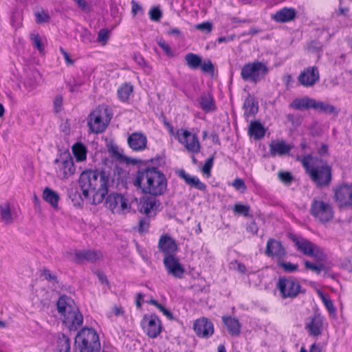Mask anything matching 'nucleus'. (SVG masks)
I'll list each match as a JSON object with an SVG mask.
<instances>
[{
  "label": "nucleus",
  "instance_id": "obj_48",
  "mask_svg": "<svg viewBox=\"0 0 352 352\" xmlns=\"http://www.w3.org/2000/svg\"><path fill=\"white\" fill-rule=\"evenodd\" d=\"M150 19L153 21H159L162 16L161 10L157 8H152L148 12Z\"/></svg>",
  "mask_w": 352,
  "mask_h": 352
},
{
  "label": "nucleus",
  "instance_id": "obj_56",
  "mask_svg": "<svg viewBox=\"0 0 352 352\" xmlns=\"http://www.w3.org/2000/svg\"><path fill=\"white\" fill-rule=\"evenodd\" d=\"M78 7L82 11L89 12L90 10V6L86 0H74Z\"/></svg>",
  "mask_w": 352,
  "mask_h": 352
},
{
  "label": "nucleus",
  "instance_id": "obj_11",
  "mask_svg": "<svg viewBox=\"0 0 352 352\" xmlns=\"http://www.w3.org/2000/svg\"><path fill=\"white\" fill-rule=\"evenodd\" d=\"M105 205L114 214H126L131 210L128 200L118 193L109 195L106 199Z\"/></svg>",
  "mask_w": 352,
  "mask_h": 352
},
{
  "label": "nucleus",
  "instance_id": "obj_60",
  "mask_svg": "<svg viewBox=\"0 0 352 352\" xmlns=\"http://www.w3.org/2000/svg\"><path fill=\"white\" fill-rule=\"evenodd\" d=\"M320 296L327 309L330 311H334V307L332 301L328 298H326L322 294H320Z\"/></svg>",
  "mask_w": 352,
  "mask_h": 352
},
{
  "label": "nucleus",
  "instance_id": "obj_53",
  "mask_svg": "<svg viewBox=\"0 0 352 352\" xmlns=\"http://www.w3.org/2000/svg\"><path fill=\"white\" fill-rule=\"evenodd\" d=\"M232 186L236 190H241L242 192H244L247 188L244 181L240 178L235 179L232 183Z\"/></svg>",
  "mask_w": 352,
  "mask_h": 352
},
{
  "label": "nucleus",
  "instance_id": "obj_25",
  "mask_svg": "<svg viewBox=\"0 0 352 352\" xmlns=\"http://www.w3.org/2000/svg\"><path fill=\"white\" fill-rule=\"evenodd\" d=\"M296 16V11L294 8L285 7L272 15V19L278 23H287L294 20Z\"/></svg>",
  "mask_w": 352,
  "mask_h": 352
},
{
  "label": "nucleus",
  "instance_id": "obj_49",
  "mask_svg": "<svg viewBox=\"0 0 352 352\" xmlns=\"http://www.w3.org/2000/svg\"><path fill=\"white\" fill-rule=\"evenodd\" d=\"M41 276L52 284L57 283V278L56 275L52 273L49 270H43L41 274Z\"/></svg>",
  "mask_w": 352,
  "mask_h": 352
},
{
  "label": "nucleus",
  "instance_id": "obj_33",
  "mask_svg": "<svg viewBox=\"0 0 352 352\" xmlns=\"http://www.w3.org/2000/svg\"><path fill=\"white\" fill-rule=\"evenodd\" d=\"M43 199L49 203L53 208H56L58 207L59 195L56 192L52 190L51 188L46 187L43 192Z\"/></svg>",
  "mask_w": 352,
  "mask_h": 352
},
{
  "label": "nucleus",
  "instance_id": "obj_39",
  "mask_svg": "<svg viewBox=\"0 0 352 352\" xmlns=\"http://www.w3.org/2000/svg\"><path fill=\"white\" fill-rule=\"evenodd\" d=\"M278 178L286 186H289L294 179L290 172L283 170L278 171Z\"/></svg>",
  "mask_w": 352,
  "mask_h": 352
},
{
  "label": "nucleus",
  "instance_id": "obj_16",
  "mask_svg": "<svg viewBox=\"0 0 352 352\" xmlns=\"http://www.w3.org/2000/svg\"><path fill=\"white\" fill-rule=\"evenodd\" d=\"M163 263L168 274L179 279L183 278L185 269L176 256H164Z\"/></svg>",
  "mask_w": 352,
  "mask_h": 352
},
{
  "label": "nucleus",
  "instance_id": "obj_40",
  "mask_svg": "<svg viewBox=\"0 0 352 352\" xmlns=\"http://www.w3.org/2000/svg\"><path fill=\"white\" fill-rule=\"evenodd\" d=\"M30 39L32 41L33 45L36 47L41 53L44 51L42 40L38 33L33 32L30 34Z\"/></svg>",
  "mask_w": 352,
  "mask_h": 352
},
{
  "label": "nucleus",
  "instance_id": "obj_1",
  "mask_svg": "<svg viewBox=\"0 0 352 352\" xmlns=\"http://www.w3.org/2000/svg\"><path fill=\"white\" fill-rule=\"evenodd\" d=\"M113 181L109 170H87L80 174L78 184L84 199L91 204L98 205L108 194Z\"/></svg>",
  "mask_w": 352,
  "mask_h": 352
},
{
  "label": "nucleus",
  "instance_id": "obj_15",
  "mask_svg": "<svg viewBox=\"0 0 352 352\" xmlns=\"http://www.w3.org/2000/svg\"><path fill=\"white\" fill-rule=\"evenodd\" d=\"M335 201L340 208L352 207V184H342L334 188Z\"/></svg>",
  "mask_w": 352,
  "mask_h": 352
},
{
  "label": "nucleus",
  "instance_id": "obj_63",
  "mask_svg": "<svg viewBox=\"0 0 352 352\" xmlns=\"http://www.w3.org/2000/svg\"><path fill=\"white\" fill-rule=\"evenodd\" d=\"M247 230L254 234H256L258 232V228L256 223L254 221H252L248 225Z\"/></svg>",
  "mask_w": 352,
  "mask_h": 352
},
{
  "label": "nucleus",
  "instance_id": "obj_28",
  "mask_svg": "<svg viewBox=\"0 0 352 352\" xmlns=\"http://www.w3.org/2000/svg\"><path fill=\"white\" fill-rule=\"evenodd\" d=\"M244 116L246 119L255 116L258 110V102L255 98L249 95L245 100L243 105Z\"/></svg>",
  "mask_w": 352,
  "mask_h": 352
},
{
  "label": "nucleus",
  "instance_id": "obj_52",
  "mask_svg": "<svg viewBox=\"0 0 352 352\" xmlns=\"http://www.w3.org/2000/svg\"><path fill=\"white\" fill-rule=\"evenodd\" d=\"M109 39V32L107 29H102L99 31L97 41L99 43L105 44Z\"/></svg>",
  "mask_w": 352,
  "mask_h": 352
},
{
  "label": "nucleus",
  "instance_id": "obj_26",
  "mask_svg": "<svg viewBox=\"0 0 352 352\" xmlns=\"http://www.w3.org/2000/svg\"><path fill=\"white\" fill-rule=\"evenodd\" d=\"M16 217V214L12 210L10 203L4 202L0 204V218L2 222L7 225L11 224Z\"/></svg>",
  "mask_w": 352,
  "mask_h": 352
},
{
  "label": "nucleus",
  "instance_id": "obj_50",
  "mask_svg": "<svg viewBox=\"0 0 352 352\" xmlns=\"http://www.w3.org/2000/svg\"><path fill=\"white\" fill-rule=\"evenodd\" d=\"M124 314V310L122 307L114 306L112 309L107 313V316L113 319L115 316H119Z\"/></svg>",
  "mask_w": 352,
  "mask_h": 352
},
{
  "label": "nucleus",
  "instance_id": "obj_38",
  "mask_svg": "<svg viewBox=\"0 0 352 352\" xmlns=\"http://www.w3.org/2000/svg\"><path fill=\"white\" fill-rule=\"evenodd\" d=\"M107 148L108 152L110 153L111 157L118 161L122 162L124 160V155L120 152L118 146L116 144H110L108 145Z\"/></svg>",
  "mask_w": 352,
  "mask_h": 352
},
{
  "label": "nucleus",
  "instance_id": "obj_22",
  "mask_svg": "<svg viewBox=\"0 0 352 352\" xmlns=\"http://www.w3.org/2000/svg\"><path fill=\"white\" fill-rule=\"evenodd\" d=\"M158 248L164 253V256H173L177 251V245L170 236H162L159 240Z\"/></svg>",
  "mask_w": 352,
  "mask_h": 352
},
{
  "label": "nucleus",
  "instance_id": "obj_6",
  "mask_svg": "<svg viewBox=\"0 0 352 352\" xmlns=\"http://www.w3.org/2000/svg\"><path fill=\"white\" fill-rule=\"evenodd\" d=\"M76 343L80 352H99L100 342L96 331L91 328H83L76 336Z\"/></svg>",
  "mask_w": 352,
  "mask_h": 352
},
{
  "label": "nucleus",
  "instance_id": "obj_17",
  "mask_svg": "<svg viewBox=\"0 0 352 352\" xmlns=\"http://www.w3.org/2000/svg\"><path fill=\"white\" fill-rule=\"evenodd\" d=\"M320 79V74L317 67H308L299 75L298 82L304 87L314 86Z\"/></svg>",
  "mask_w": 352,
  "mask_h": 352
},
{
  "label": "nucleus",
  "instance_id": "obj_62",
  "mask_svg": "<svg viewBox=\"0 0 352 352\" xmlns=\"http://www.w3.org/2000/svg\"><path fill=\"white\" fill-rule=\"evenodd\" d=\"M62 54L63 55V57L65 58V60L67 65H72L74 63V60L70 58L69 54L65 51L62 47L60 49Z\"/></svg>",
  "mask_w": 352,
  "mask_h": 352
},
{
  "label": "nucleus",
  "instance_id": "obj_24",
  "mask_svg": "<svg viewBox=\"0 0 352 352\" xmlns=\"http://www.w3.org/2000/svg\"><path fill=\"white\" fill-rule=\"evenodd\" d=\"M322 318L320 315H314L307 318L305 322V329L312 336H318L321 333Z\"/></svg>",
  "mask_w": 352,
  "mask_h": 352
},
{
  "label": "nucleus",
  "instance_id": "obj_46",
  "mask_svg": "<svg viewBox=\"0 0 352 352\" xmlns=\"http://www.w3.org/2000/svg\"><path fill=\"white\" fill-rule=\"evenodd\" d=\"M214 159V156H212L210 158H208L206 161L204 166L202 167L203 174L207 175L208 177L210 176V171L213 166Z\"/></svg>",
  "mask_w": 352,
  "mask_h": 352
},
{
  "label": "nucleus",
  "instance_id": "obj_20",
  "mask_svg": "<svg viewBox=\"0 0 352 352\" xmlns=\"http://www.w3.org/2000/svg\"><path fill=\"white\" fill-rule=\"evenodd\" d=\"M102 257V254L100 251L87 250H78L74 252V261L77 263H82L84 262H96Z\"/></svg>",
  "mask_w": 352,
  "mask_h": 352
},
{
  "label": "nucleus",
  "instance_id": "obj_55",
  "mask_svg": "<svg viewBox=\"0 0 352 352\" xmlns=\"http://www.w3.org/2000/svg\"><path fill=\"white\" fill-rule=\"evenodd\" d=\"M196 28L203 32H210L212 28V25L210 22H204L202 23L197 24Z\"/></svg>",
  "mask_w": 352,
  "mask_h": 352
},
{
  "label": "nucleus",
  "instance_id": "obj_57",
  "mask_svg": "<svg viewBox=\"0 0 352 352\" xmlns=\"http://www.w3.org/2000/svg\"><path fill=\"white\" fill-rule=\"evenodd\" d=\"M24 84L26 87H28L29 88L30 91H32L37 87L38 82L36 80L35 77L34 76L33 78H30L25 80Z\"/></svg>",
  "mask_w": 352,
  "mask_h": 352
},
{
  "label": "nucleus",
  "instance_id": "obj_2",
  "mask_svg": "<svg viewBox=\"0 0 352 352\" xmlns=\"http://www.w3.org/2000/svg\"><path fill=\"white\" fill-rule=\"evenodd\" d=\"M133 185L144 194L157 197L163 195L166 192L168 180L158 168L147 167L137 172Z\"/></svg>",
  "mask_w": 352,
  "mask_h": 352
},
{
  "label": "nucleus",
  "instance_id": "obj_4",
  "mask_svg": "<svg viewBox=\"0 0 352 352\" xmlns=\"http://www.w3.org/2000/svg\"><path fill=\"white\" fill-rule=\"evenodd\" d=\"M57 309L63 316V323L69 330H76L82 324V315L71 298L65 296L60 297Z\"/></svg>",
  "mask_w": 352,
  "mask_h": 352
},
{
  "label": "nucleus",
  "instance_id": "obj_44",
  "mask_svg": "<svg viewBox=\"0 0 352 352\" xmlns=\"http://www.w3.org/2000/svg\"><path fill=\"white\" fill-rule=\"evenodd\" d=\"M233 210L235 213L241 214L247 217L249 214L250 207L247 205L236 204L234 206Z\"/></svg>",
  "mask_w": 352,
  "mask_h": 352
},
{
  "label": "nucleus",
  "instance_id": "obj_7",
  "mask_svg": "<svg viewBox=\"0 0 352 352\" xmlns=\"http://www.w3.org/2000/svg\"><path fill=\"white\" fill-rule=\"evenodd\" d=\"M111 118L108 109L104 107H99L89 115L88 125L92 132L102 133L107 128Z\"/></svg>",
  "mask_w": 352,
  "mask_h": 352
},
{
  "label": "nucleus",
  "instance_id": "obj_3",
  "mask_svg": "<svg viewBox=\"0 0 352 352\" xmlns=\"http://www.w3.org/2000/svg\"><path fill=\"white\" fill-rule=\"evenodd\" d=\"M301 163L306 173L318 187L329 185L331 181V168L327 163H322L311 155L303 156Z\"/></svg>",
  "mask_w": 352,
  "mask_h": 352
},
{
  "label": "nucleus",
  "instance_id": "obj_37",
  "mask_svg": "<svg viewBox=\"0 0 352 352\" xmlns=\"http://www.w3.org/2000/svg\"><path fill=\"white\" fill-rule=\"evenodd\" d=\"M133 91V87L130 84H124L122 85L118 89V96L119 99L122 102H126L128 100L132 92Z\"/></svg>",
  "mask_w": 352,
  "mask_h": 352
},
{
  "label": "nucleus",
  "instance_id": "obj_54",
  "mask_svg": "<svg viewBox=\"0 0 352 352\" xmlns=\"http://www.w3.org/2000/svg\"><path fill=\"white\" fill-rule=\"evenodd\" d=\"M63 100V97L60 95H58L55 97L54 100V107L56 112H59L61 111Z\"/></svg>",
  "mask_w": 352,
  "mask_h": 352
},
{
  "label": "nucleus",
  "instance_id": "obj_43",
  "mask_svg": "<svg viewBox=\"0 0 352 352\" xmlns=\"http://www.w3.org/2000/svg\"><path fill=\"white\" fill-rule=\"evenodd\" d=\"M305 267L308 270H311L312 272L319 274L322 270L324 269V265L320 263L318 265L306 261L305 262Z\"/></svg>",
  "mask_w": 352,
  "mask_h": 352
},
{
  "label": "nucleus",
  "instance_id": "obj_12",
  "mask_svg": "<svg viewBox=\"0 0 352 352\" xmlns=\"http://www.w3.org/2000/svg\"><path fill=\"white\" fill-rule=\"evenodd\" d=\"M144 332L150 338H157L162 330V324L159 317L155 314H146L141 321Z\"/></svg>",
  "mask_w": 352,
  "mask_h": 352
},
{
  "label": "nucleus",
  "instance_id": "obj_34",
  "mask_svg": "<svg viewBox=\"0 0 352 352\" xmlns=\"http://www.w3.org/2000/svg\"><path fill=\"white\" fill-rule=\"evenodd\" d=\"M72 152L76 162H83L87 159V149L81 142H77L72 146Z\"/></svg>",
  "mask_w": 352,
  "mask_h": 352
},
{
  "label": "nucleus",
  "instance_id": "obj_30",
  "mask_svg": "<svg viewBox=\"0 0 352 352\" xmlns=\"http://www.w3.org/2000/svg\"><path fill=\"white\" fill-rule=\"evenodd\" d=\"M224 324L226 326L228 332L232 336H238L241 331V324L236 318L231 316H223Z\"/></svg>",
  "mask_w": 352,
  "mask_h": 352
},
{
  "label": "nucleus",
  "instance_id": "obj_47",
  "mask_svg": "<svg viewBox=\"0 0 352 352\" xmlns=\"http://www.w3.org/2000/svg\"><path fill=\"white\" fill-rule=\"evenodd\" d=\"M157 43L158 44V45L164 50V52L168 56H169V57L173 56V52L170 47L169 46V45L168 43H166V42L164 39L160 38L157 41Z\"/></svg>",
  "mask_w": 352,
  "mask_h": 352
},
{
  "label": "nucleus",
  "instance_id": "obj_5",
  "mask_svg": "<svg viewBox=\"0 0 352 352\" xmlns=\"http://www.w3.org/2000/svg\"><path fill=\"white\" fill-rule=\"evenodd\" d=\"M270 68L262 61L254 60L245 64L241 70V77L246 82L256 84L264 80Z\"/></svg>",
  "mask_w": 352,
  "mask_h": 352
},
{
  "label": "nucleus",
  "instance_id": "obj_61",
  "mask_svg": "<svg viewBox=\"0 0 352 352\" xmlns=\"http://www.w3.org/2000/svg\"><path fill=\"white\" fill-rule=\"evenodd\" d=\"M232 267L236 268L239 272L244 274L246 272V267L244 264L241 263H238L237 261H234L231 263Z\"/></svg>",
  "mask_w": 352,
  "mask_h": 352
},
{
  "label": "nucleus",
  "instance_id": "obj_36",
  "mask_svg": "<svg viewBox=\"0 0 352 352\" xmlns=\"http://www.w3.org/2000/svg\"><path fill=\"white\" fill-rule=\"evenodd\" d=\"M186 65L192 69H197L201 65V58L199 55L193 53H188L184 58Z\"/></svg>",
  "mask_w": 352,
  "mask_h": 352
},
{
  "label": "nucleus",
  "instance_id": "obj_59",
  "mask_svg": "<svg viewBox=\"0 0 352 352\" xmlns=\"http://www.w3.org/2000/svg\"><path fill=\"white\" fill-rule=\"evenodd\" d=\"M177 175L179 177L182 178L187 184H189L190 179L192 177V176L186 173V171L183 169L178 170Z\"/></svg>",
  "mask_w": 352,
  "mask_h": 352
},
{
  "label": "nucleus",
  "instance_id": "obj_58",
  "mask_svg": "<svg viewBox=\"0 0 352 352\" xmlns=\"http://www.w3.org/2000/svg\"><path fill=\"white\" fill-rule=\"evenodd\" d=\"M131 12L134 16H135L138 13H143V9L138 3L133 0L131 1Z\"/></svg>",
  "mask_w": 352,
  "mask_h": 352
},
{
  "label": "nucleus",
  "instance_id": "obj_13",
  "mask_svg": "<svg viewBox=\"0 0 352 352\" xmlns=\"http://www.w3.org/2000/svg\"><path fill=\"white\" fill-rule=\"evenodd\" d=\"M294 241L297 250L305 255L319 261H322L325 258L323 250L311 241L305 239H296Z\"/></svg>",
  "mask_w": 352,
  "mask_h": 352
},
{
  "label": "nucleus",
  "instance_id": "obj_45",
  "mask_svg": "<svg viewBox=\"0 0 352 352\" xmlns=\"http://www.w3.org/2000/svg\"><path fill=\"white\" fill-rule=\"evenodd\" d=\"M201 69L204 73L213 74L214 72V67L210 60H206L204 62L201 60V65L199 66Z\"/></svg>",
  "mask_w": 352,
  "mask_h": 352
},
{
  "label": "nucleus",
  "instance_id": "obj_29",
  "mask_svg": "<svg viewBox=\"0 0 352 352\" xmlns=\"http://www.w3.org/2000/svg\"><path fill=\"white\" fill-rule=\"evenodd\" d=\"M314 99L307 96L298 98L290 104V107L299 111H304L313 108Z\"/></svg>",
  "mask_w": 352,
  "mask_h": 352
},
{
  "label": "nucleus",
  "instance_id": "obj_27",
  "mask_svg": "<svg viewBox=\"0 0 352 352\" xmlns=\"http://www.w3.org/2000/svg\"><path fill=\"white\" fill-rule=\"evenodd\" d=\"M292 148L291 145L283 140H274L270 144V151L272 156L287 154L291 151Z\"/></svg>",
  "mask_w": 352,
  "mask_h": 352
},
{
  "label": "nucleus",
  "instance_id": "obj_64",
  "mask_svg": "<svg viewBox=\"0 0 352 352\" xmlns=\"http://www.w3.org/2000/svg\"><path fill=\"white\" fill-rule=\"evenodd\" d=\"M148 223L146 220H140L139 223V230L144 232L148 228Z\"/></svg>",
  "mask_w": 352,
  "mask_h": 352
},
{
  "label": "nucleus",
  "instance_id": "obj_51",
  "mask_svg": "<svg viewBox=\"0 0 352 352\" xmlns=\"http://www.w3.org/2000/svg\"><path fill=\"white\" fill-rule=\"evenodd\" d=\"M188 185L194 186L197 189L201 190H203L206 188V185L203 182H201L199 180V179L197 177H192Z\"/></svg>",
  "mask_w": 352,
  "mask_h": 352
},
{
  "label": "nucleus",
  "instance_id": "obj_23",
  "mask_svg": "<svg viewBox=\"0 0 352 352\" xmlns=\"http://www.w3.org/2000/svg\"><path fill=\"white\" fill-rule=\"evenodd\" d=\"M265 254L280 261L285 256V250L280 242L274 239H270L267 243Z\"/></svg>",
  "mask_w": 352,
  "mask_h": 352
},
{
  "label": "nucleus",
  "instance_id": "obj_41",
  "mask_svg": "<svg viewBox=\"0 0 352 352\" xmlns=\"http://www.w3.org/2000/svg\"><path fill=\"white\" fill-rule=\"evenodd\" d=\"M278 265L281 267L285 272H296L298 268V264H294L289 262H283L280 261H278Z\"/></svg>",
  "mask_w": 352,
  "mask_h": 352
},
{
  "label": "nucleus",
  "instance_id": "obj_8",
  "mask_svg": "<svg viewBox=\"0 0 352 352\" xmlns=\"http://www.w3.org/2000/svg\"><path fill=\"white\" fill-rule=\"evenodd\" d=\"M277 288L283 298H294L302 292L299 281L292 277H280Z\"/></svg>",
  "mask_w": 352,
  "mask_h": 352
},
{
  "label": "nucleus",
  "instance_id": "obj_21",
  "mask_svg": "<svg viewBox=\"0 0 352 352\" xmlns=\"http://www.w3.org/2000/svg\"><path fill=\"white\" fill-rule=\"evenodd\" d=\"M193 327L197 335L199 337L208 338L214 333L212 323L206 318L197 320Z\"/></svg>",
  "mask_w": 352,
  "mask_h": 352
},
{
  "label": "nucleus",
  "instance_id": "obj_32",
  "mask_svg": "<svg viewBox=\"0 0 352 352\" xmlns=\"http://www.w3.org/2000/svg\"><path fill=\"white\" fill-rule=\"evenodd\" d=\"M312 109L327 114L337 115L338 113V111L333 105L322 101H317L315 99H314Z\"/></svg>",
  "mask_w": 352,
  "mask_h": 352
},
{
  "label": "nucleus",
  "instance_id": "obj_19",
  "mask_svg": "<svg viewBox=\"0 0 352 352\" xmlns=\"http://www.w3.org/2000/svg\"><path fill=\"white\" fill-rule=\"evenodd\" d=\"M127 143L134 151L139 152L147 147V138L141 132H134L128 136Z\"/></svg>",
  "mask_w": 352,
  "mask_h": 352
},
{
  "label": "nucleus",
  "instance_id": "obj_10",
  "mask_svg": "<svg viewBox=\"0 0 352 352\" xmlns=\"http://www.w3.org/2000/svg\"><path fill=\"white\" fill-rule=\"evenodd\" d=\"M56 175L60 179H66L74 174L76 168L73 159L69 153H64L54 160Z\"/></svg>",
  "mask_w": 352,
  "mask_h": 352
},
{
  "label": "nucleus",
  "instance_id": "obj_42",
  "mask_svg": "<svg viewBox=\"0 0 352 352\" xmlns=\"http://www.w3.org/2000/svg\"><path fill=\"white\" fill-rule=\"evenodd\" d=\"M36 21L38 23H46L50 20V15L47 12L43 9L36 11L34 13Z\"/></svg>",
  "mask_w": 352,
  "mask_h": 352
},
{
  "label": "nucleus",
  "instance_id": "obj_31",
  "mask_svg": "<svg viewBox=\"0 0 352 352\" xmlns=\"http://www.w3.org/2000/svg\"><path fill=\"white\" fill-rule=\"evenodd\" d=\"M200 107L206 112L213 111L215 103L213 97L209 93H204L199 99Z\"/></svg>",
  "mask_w": 352,
  "mask_h": 352
},
{
  "label": "nucleus",
  "instance_id": "obj_35",
  "mask_svg": "<svg viewBox=\"0 0 352 352\" xmlns=\"http://www.w3.org/2000/svg\"><path fill=\"white\" fill-rule=\"evenodd\" d=\"M265 129L262 124L257 121L252 122L249 127V135L254 137L255 140H260L264 137Z\"/></svg>",
  "mask_w": 352,
  "mask_h": 352
},
{
  "label": "nucleus",
  "instance_id": "obj_14",
  "mask_svg": "<svg viewBox=\"0 0 352 352\" xmlns=\"http://www.w3.org/2000/svg\"><path fill=\"white\" fill-rule=\"evenodd\" d=\"M177 139L188 151L198 153L200 151V143L198 137L190 131L180 129L176 133Z\"/></svg>",
  "mask_w": 352,
  "mask_h": 352
},
{
  "label": "nucleus",
  "instance_id": "obj_18",
  "mask_svg": "<svg viewBox=\"0 0 352 352\" xmlns=\"http://www.w3.org/2000/svg\"><path fill=\"white\" fill-rule=\"evenodd\" d=\"M157 206V201L155 197L144 196L140 199L138 209L140 213L151 217L156 214Z\"/></svg>",
  "mask_w": 352,
  "mask_h": 352
},
{
  "label": "nucleus",
  "instance_id": "obj_9",
  "mask_svg": "<svg viewBox=\"0 0 352 352\" xmlns=\"http://www.w3.org/2000/svg\"><path fill=\"white\" fill-rule=\"evenodd\" d=\"M310 212L312 216L322 223L328 222L333 217L331 204L318 198L312 200Z\"/></svg>",
  "mask_w": 352,
  "mask_h": 352
}]
</instances>
